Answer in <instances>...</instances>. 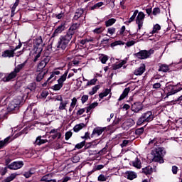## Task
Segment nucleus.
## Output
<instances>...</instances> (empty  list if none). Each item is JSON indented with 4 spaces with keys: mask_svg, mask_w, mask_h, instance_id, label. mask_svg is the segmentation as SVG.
Instances as JSON below:
<instances>
[{
    "mask_svg": "<svg viewBox=\"0 0 182 182\" xmlns=\"http://www.w3.org/2000/svg\"><path fill=\"white\" fill-rule=\"evenodd\" d=\"M76 103H77V99H76V97H73L70 104L71 107H75V106H76Z\"/></svg>",
    "mask_w": 182,
    "mask_h": 182,
    "instance_id": "e2e57ef3",
    "label": "nucleus"
},
{
    "mask_svg": "<svg viewBox=\"0 0 182 182\" xmlns=\"http://www.w3.org/2000/svg\"><path fill=\"white\" fill-rule=\"evenodd\" d=\"M136 122L133 120V119H128L125 121L121 126L124 130H129L130 127H133Z\"/></svg>",
    "mask_w": 182,
    "mask_h": 182,
    "instance_id": "ddd939ff",
    "label": "nucleus"
},
{
    "mask_svg": "<svg viewBox=\"0 0 182 182\" xmlns=\"http://www.w3.org/2000/svg\"><path fill=\"white\" fill-rule=\"evenodd\" d=\"M116 23V19L115 18H109L107 21H105V26L106 28H109V26H112Z\"/></svg>",
    "mask_w": 182,
    "mask_h": 182,
    "instance_id": "c756f323",
    "label": "nucleus"
},
{
    "mask_svg": "<svg viewBox=\"0 0 182 182\" xmlns=\"http://www.w3.org/2000/svg\"><path fill=\"white\" fill-rule=\"evenodd\" d=\"M80 27V23H73L68 30L66 34L60 36L57 43L56 52H58L60 55H65V53H66V48H68V45H69V42L72 41V38H73L75 33H76V30L79 29Z\"/></svg>",
    "mask_w": 182,
    "mask_h": 182,
    "instance_id": "f257e3e1",
    "label": "nucleus"
},
{
    "mask_svg": "<svg viewBox=\"0 0 182 182\" xmlns=\"http://www.w3.org/2000/svg\"><path fill=\"white\" fill-rule=\"evenodd\" d=\"M146 128V126H144L141 128H138L135 130V134L136 136H141L143 133H144V129Z\"/></svg>",
    "mask_w": 182,
    "mask_h": 182,
    "instance_id": "473e14b6",
    "label": "nucleus"
},
{
    "mask_svg": "<svg viewBox=\"0 0 182 182\" xmlns=\"http://www.w3.org/2000/svg\"><path fill=\"white\" fill-rule=\"evenodd\" d=\"M48 95H49L48 91L43 90L41 93V97H43V99H46V97H48Z\"/></svg>",
    "mask_w": 182,
    "mask_h": 182,
    "instance_id": "6e6d98bb",
    "label": "nucleus"
},
{
    "mask_svg": "<svg viewBox=\"0 0 182 182\" xmlns=\"http://www.w3.org/2000/svg\"><path fill=\"white\" fill-rule=\"evenodd\" d=\"M100 141H102V140H100V141H99V139H95V140L91 141V142H90V143H91V147H92V149H95V147H96V146H97V144H100Z\"/></svg>",
    "mask_w": 182,
    "mask_h": 182,
    "instance_id": "09e8293b",
    "label": "nucleus"
},
{
    "mask_svg": "<svg viewBox=\"0 0 182 182\" xmlns=\"http://www.w3.org/2000/svg\"><path fill=\"white\" fill-rule=\"evenodd\" d=\"M105 31V28H103V27H99V28H96L95 29H94L92 31V32L94 33H97V35L102 33L103 31Z\"/></svg>",
    "mask_w": 182,
    "mask_h": 182,
    "instance_id": "37998d69",
    "label": "nucleus"
},
{
    "mask_svg": "<svg viewBox=\"0 0 182 182\" xmlns=\"http://www.w3.org/2000/svg\"><path fill=\"white\" fill-rule=\"evenodd\" d=\"M144 18H146V15L143 13V11H140L138 13V16L136 18V22H144Z\"/></svg>",
    "mask_w": 182,
    "mask_h": 182,
    "instance_id": "a878e982",
    "label": "nucleus"
},
{
    "mask_svg": "<svg viewBox=\"0 0 182 182\" xmlns=\"http://www.w3.org/2000/svg\"><path fill=\"white\" fill-rule=\"evenodd\" d=\"M143 109V104L140 102H134L132 105L131 110L134 113H139Z\"/></svg>",
    "mask_w": 182,
    "mask_h": 182,
    "instance_id": "4468645a",
    "label": "nucleus"
},
{
    "mask_svg": "<svg viewBox=\"0 0 182 182\" xmlns=\"http://www.w3.org/2000/svg\"><path fill=\"white\" fill-rule=\"evenodd\" d=\"M66 81V77L65 75H61L60 77L58 80V82L63 85V82Z\"/></svg>",
    "mask_w": 182,
    "mask_h": 182,
    "instance_id": "bf43d9fd",
    "label": "nucleus"
},
{
    "mask_svg": "<svg viewBox=\"0 0 182 182\" xmlns=\"http://www.w3.org/2000/svg\"><path fill=\"white\" fill-rule=\"evenodd\" d=\"M27 88L31 90V92H35L36 90V82H31L28 85Z\"/></svg>",
    "mask_w": 182,
    "mask_h": 182,
    "instance_id": "58836bf2",
    "label": "nucleus"
},
{
    "mask_svg": "<svg viewBox=\"0 0 182 182\" xmlns=\"http://www.w3.org/2000/svg\"><path fill=\"white\" fill-rule=\"evenodd\" d=\"M135 43H136V41H127L126 43V46H127L128 48H130V46H133V45H134Z\"/></svg>",
    "mask_w": 182,
    "mask_h": 182,
    "instance_id": "69168bd1",
    "label": "nucleus"
},
{
    "mask_svg": "<svg viewBox=\"0 0 182 182\" xmlns=\"http://www.w3.org/2000/svg\"><path fill=\"white\" fill-rule=\"evenodd\" d=\"M178 171V167H177V166H172L173 174H177Z\"/></svg>",
    "mask_w": 182,
    "mask_h": 182,
    "instance_id": "338daca9",
    "label": "nucleus"
},
{
    "mask_svg": "<svg viewBox=\"0 0 182 182\" xmlns=\"http://www.w3.org/2000/svg\"><path fill=\"white\" fill-rule=\"evenodd\" d=\"M105 130H106V127H97L94 128L92 133L91 134V138L93 139V137H99Z\"/></svg>",
    "mask_w": 182,
    "mask_h": 182,
    "instance_id": "9b49d317",
    "label": "nucleus"
},
{
    "mask_svg": "<svg viewBox=\"0 0 182 182\" xmlns=\"http://www.w3.org/2000/svg\"><path fill=\"white\" fill-rule=\"evenodd\" d=\"M50 134L53 135L48 136V139H50L49 142L53 141V140H55V139H58L59 140V139L62 137V133L58 132V129H51L50 132Z\"/></svg>",
    "mask_w": 182,
    "mask_h": 182,
    "instance_id": "1a4fd4ad",
    "label": "nucleus"
},
{
    "mask_svg": "<svg viewBox=\"0 0 182 182\" xmlns=\"http://www.w3.org/2000/svg\"><path fill=\"white\" fill-rule=\"evenodd\" d=\"M154 120V114L151 111L144 112L136 122L137 126H142L144 123H150Z\"/></svg>",
    "mask_w": 182,
    "mask_h": 182,
    "instance_id": "39448f33",
    "label": "nucleus"
},
{
    "mask_svg": "<svg viewBox=\"0 0 182 182\" xmlns=\"http://www.w3.org/2000/svg\"><path fill=\"white\" fill-rule=\"evenodd\" d=\"M136 23L138 25L137 32H139L140 29L143 28V21H136Z\"/></svg>",
    "mask_w": 182,
    "mask_h": 182,
    "instance_id": "680f3d73",
    "label": "nucleus"
},
{
    "mask_svg": "<svg viewBox=\"0 0 182 182\" xmlns=\"http://www.w3.org/2000/svg\"><path fill=\"white\" fill-rule=\"evenodd\" d=\"M55 17L56 18V19H62V18L65 17V12L61 11L58 14H55Z\"/></svg>",
    "mask_w": 182,
    "mask_h": 182,
    "instance_id": "5fc2aeb1",
    "label": "nucleus"
},
{
    "mask_svg": "<svg viewBox=\"0 0 182 182\" xmlns=\"http://www.w3.org/2000/svg\"><path fill=\"white\" fill-rule=\"evenodd\" d=\"M143 10L146 11V13L147 14L148 16H151L152 12H153V7L151 6H147Z\"/></svg>",
    "mask_w": 182,
    "mask_h": 182,
    "instance_id": "c9c22d12",
    "label": "nucleus"
},
{
    "mask_svg": "<svg viewBox=\"0 0 182 182\" xmlns=\"http://www.w3.org/2000/svg\"><path fill=\"white\" fill-rule=\"evenodd\" d=\"M151 154L154 156L153 161L155 163H164V155L166 154V150L163 147L154 148L151 151Z\"/></svg>",
    "mask_w": 182,
    "mask_h": 182,
    "instance_id": "20e7f679",
    "label": "nucleus"
},
{
    "mask_svg": "<svg viewBox=\"0 0 182 182\" xmlns=\"http://www.w3.org/2000/svg\"><path fill=\"white\" fill-rule=\"evenodd\" d=\"M126 31V26H123L120 30L117 33V36H123V33H124Z\"/></svg>",
    "mask_w": 182,
    "mask_h": 182,
    "instance_id": "a18cd8bd",
    "label": "nucleus"
},
{
    "mask_svg": "<svg viewBox=\"0 0 182 182\" xmlns=\"http://www.w3.org/2000/svg\"><path fill=\"white\" fill-rule=\"evenodd\" d=\"M66 21H63L60 26L55 29L54 33L52 35V38H55V36H58L59 33H62L63 31H65L66 28Z\"/></svg>",
    "mask_w": 182,
    "mask_h": 182,
    "instance_id": "f8f14e48",
    "label": "nucleus"
},
{
    "mask_svg": "<svg viewBox=\"0 0 182 182\" xmlns=\"http://www.w3.org/2000/svg\"><path fill=\"white\" fill-rule=\"evenodd\" d=\"M144 72H146V65L141 63L140 66L134 71V75L136 76H141Z\"/></svg>",
    "mask_w": 182,
    "mask_h": 182,
    "instance_id": "2eb2a0df",
    "label": "nucleus"
},
{
    "mask_svg": "<svg viewBox=\"0 0 182 182\" xmlns=\"http://www.w3.org/2000/svg\"><path fill=\"white\" fill-rule=\"evenodd\" d=\"M68 103V100H65V102L62 101L61 102H60L59 109L65 110Z\"/></svg>",
    "mask_w": 182,
    "mask_h": 182,
    "instance_id": "4c0bfd02",
    "label": "nucleus"
},
{
    "mask_svg": "<svg viewBox=\"0 0 182 182\" xmlns=\"http://www.w3.org/2000/svg\"><path fill=\"white\" fill-rule=\"evenodd\" d=\"M63 87V84L60 82H58V84H55L53 86L52 89L55 91L60 90L61 88Z\"/></svg>",
    "mask_w": 182,
    "mask_h": 182,
    "instance_id": "ea45409f",
    "label": "nucleus"
},
{
    "mask_svg": "<svg viewBox=\"0 0 182 182\" xmlns=\"http://www.w3.org/2000/svg\"><path fill=\"white\" fill-rule=\"evenodd\" d=\"M158 141H159V139L154 138L153 139H150L149 144H154V146H157Z\"/></svg>",
    "mask_w": 182,
    "mask_h": 182,
    "instance_id": "864d4df0",
    "label": "nucleus"
},
{
    "mask_svg": "<svg viewBox=\"0 0 182 182\" xmlns=\"http://www.w3.org/2000/svg\"><path fill=\"white\" fill-rule=\"evenodd\" d=\"M42 43H43V40H42V36H40L33 40V46H42Z\"/></svg>",
    "mask_w": 182,
    "mask_h": 182,
    "instance_id": "5701e85b",
    "label": "nucleus"
},
{
    "mask_svg": "<svg viewBox=\"0 0 182 182\" xmlns=\"http://www.w3.org/2000/svg\"><path fill=\"white\" fill-rule=\"evenodd\" d=\"M100 89V85H95V87H92V91L89 92V95L90 96H93V95H95L97 92V90H99Z\"/></svg>",
    "mask_w": 182,
    "mask_h": 182,
    "instance_id": "72a5a7b5",
    "label": "nucleus"
},
{
    "mask_svg": "<svg viewBox=\"0 0 182 182\" xmlns=\"http://www.w3.org/2000/svg\"><path fill=\"white\" fill-rule=\"evenodd\" d=\"M124 174L128 180H134V178H137V174H136V172L128 171L125 172Z\"/></svg>",
    "mask_w": 182,
    "mask_h": 182,
    "instance_id": "a211bd4d",
    "label": "nucleus"
},
{
    "mask_svg": "<svg viewBox=\"0 0 182 182\" xmlns=\"http://www.w3.org/2000/svg\"><path fill=\"white\" fill-rule=\"evenodd\" d=\"M96 82H97V78L92 79L91 80L87 82L86 86H93L96 85Z\"/></svg>",
    "mask_w": 182,
    "mask_h": 182,
    "instance_id": "49530a36",
    "label": "nucleus"
},
{
    "mask_svg": "<svg viewBox=\"0 0 182 182\" xmlns=\"http://www.w3.org/2000/svg\"><path fill=\"white\" fill-rule=\"evenodd\" d=\"M105 168V165H96L93 167L92 170L90 173V174H92V173H95V171L102 170V168Z\"/></svg>",
    "mask_w": 182,
    "mask_h": 182,
    "instance_id": "e433bc0d",
    "label": "nucleus"
},
{
    "mask_svg": "<svg viewBox=\"0 0 182 182\" xmlns=\"http://www.w3.org/2000/svg\"><path fill=\"white\" fill-rule=\"evenodd\" d=\"M16 176H18V174H16V173H11L9 176H8L6 178L3 180L2 182L14 181V180H15V178H16Z\"/></svg>",
    "mask_w": 182,
    "mask_h": 182,
    "instance_id": "c85d7f7f",
    "label": "nucleus"
},
{
    "mask_svg": "<svg viewBox=\"0 0 182 182\" xmlns=\"http://www.w3.org/2000/svg\"><path fill=\"white\" fill-rule=\"evenodd\" d=\"M73 134V132H71V131H68L65 133V140H69V139H70V137H72V135Z\"/></svg>",
    "mask_w": 182,
    "mask_h": 182,
    "instance_id": "052dcab7",
    "label": "nucleus"
},
{
    "mask_svg": "<svg viewBox=\"0 0 182 182\" xmlns=\"http://www.w3.org/2000/svg\"><path fill=\"white\" fill-rule=\"evenodd\" d=\"M122 122V119L117 118L112 122V126H117V124H119Z\"/></svg>",
    "mask_w": 182,
    "mask_h": 182,
    "instance_id": "774afa93",
    "label": "nucleus"
},
{
    "mask_svg": "<svg viewBox=\"0 0 182 182\" xmlns=\"http://www.w3.org/2000/svg\"><path fill=\"white\" fill-rule=\"evenodd\" d=\"M160 29H161L160 24H155L153 27V30L149 33V35H154V33H157Z\"/></svg>",
    "mask_w": 182,
    "mask_h": 182,
    "instance_id": "bb28decb",
    "label": "nucleus"
},
{
    "mask_svg": "<svg viewBox=\"0 0 182 182\" xmlns=\"http://www.w3.org/2000/svg\"><path fill=\"white\" fill-rule=\"evenodd\" d=\"M104 3L103 2H98L95 4L94 6L90 7V11H95V9H97L100 8V6H103Z\"/></svg>",
    "mask_w": 182,
    "mask_h": 182,
    "instance_id": "f704fd0d",
    "label": "nucleus"
},
{
    "mask_svg": "<svg viewBox=\"0 0 182 182\" xmlns=\"http://www.w3.org/2000/svg\"><path fill=\"white\" fill-rule=\"evenodd\" d=\"M108 60H109V57L105 55H104L100 59L101 63H102L103 65H105V63H106Z\"/></svg>",
    "mask_w": 182,
    "mask_h": 182,
    "instance_id": "3c124183",
    "label": "nucleus"
},
{
    "mask_svg": "<svg viewBox=\"0 0 182 182\" xmlns=\"http://www.w3.org/2000/svg\"><path fill=\"white\" fill-rule=\"evenodd\" d=\"M97 180L99 181H106L107 180V178H106V176H105V175L103 174H100Z\"/></svg>",
    "mask_w": 182,
    "mask_h": 182,
    "instance_id": "4d7b16f0",
    "label": "nucleus"
},
{
    "mask_svg": "<svg viewBox=\"0 0 182 182\" xmlns=\"http://www.w3.org/2000/svg\"><path fill=\"white\" fill-rule=\"evenodd\" d=\"M122 68V65L119 64H113L112 65V70H117V69H120Z\"/></svg>",
    "mask_w": 182,
    "mask_h": 182,
    "instance_id": "0e129e2a",
    "label": "nucleus"
},
{
    "mask_svg": "<svg viewBox=\"0 0 182 182\" xmlns=\"http://www.w3.org/2000/svg\"><path fill=\"white\" fill-rule=\"evenodd\" d=\"M153 53H154V50H141L139 52L134 53V56L138 59L144 60L150 58V55H153Z\"/></svg>",
    "mask_w": 182,
    "mask_h": 182,
    "instance_id": "423d86ee",
    "label": "nucleus"
},
{
    "mask_svg": "<svg viewBox=\"0 0 182 182\" xmlns=\"http://www.w3.org/2000/svg\"><path fill=\"white\" fill-rule=\"evenodd\" d=\"M45 68H46V65L45 64V63H43V61H41L37 67V72H43V70H48V69H46Z\"/></svg>",
    "mask_w": 182,
    "mask_h": 182,
    "instance_id": "393cba45",
    "label": "nucleus"
},
{
    "mask_svg": "<svg viewBox=\"0 0 182 182\" xmlns=\"http://www.w3.org/2000/svg\"><path fill=\"white\" fill-rule=\"evenodd\" d=\"M159 68L158 69L159 72H164V73H167V72H169L170 67L166 64H159Z\"/></svg>",
    "mask_w": 182,
    "mask_h": 182,
    "instance_id": "f3484780",
    "label": "nucleus"
},
{
    "mask_svg": "<svg viewBox=\"0 0 182 182\" xmlns=\"http://www.w3.org/2000/svg\"><path fill=\"white\" fill-rule=\"evenodd\" d=\"M33 50L34 53H42V50H43V46H33Z\"/></svg>",
    "mask_w": 182,
    "mask_h": 182,
    "instance_id": "7c9ffc66",
    "label": "nucleus"
},
{
    "mask_svg": "<svg viewBox=\"0 0 182 182\" xmlns=\"http://www.w3.org/2000/svg\"><path fill=\"white\" fill-rule=\"evenodd\" d=\"M165 92H166V96L165 99H167L168 96H173V95H176V93H178V90L177 88V85H168L165 88Z\"/></svg>",
    "mask_w": 182,
    "mask_h": 182,
    "instance_id": "6e6552de",
    "label": "nucleus"
},
{
    "mask_svg": "<svg viewBox=\"0 0 182 182\" xmlns=\"http://www.w3.org/2000/svg\"><path fill=\"white\" fill-rule=\"evenodd\" d=\"M9 140H11V136H7L4 140L0 141V150H2L4 147L9 144Z\"/></svg>",
    "mask_w": 182,
    "mask_h": 182,
    "instance_id": "412c9836",
    "label": "nucleus"
},
{
    "mask_svg": "<svg viewBox=\"0 0 182 182\" xmlns=\"http://www.w3.org/2000/svg\"><path fill=\"white\" fill-rule=\"evenodd\" d=\"M85 144H86V140H84L82 142L77 144L75 146V149H77V150H80V149H82L83 147H85Z\"/></svg>",
    "mask_w": 182,
    "mask_h": 182,
    "instance_id": "79ce46f5",
    "label": "nucleus"
},
{
    "mask_svg": "<svg viewBox=\"0 0 182 182\" xmlns=\"http://www.w3.org/2000/svg\"><path fill=\"white\" fill-rule=\"evenodd\" d=\"M22 167H23V161H14L8 166L9 170H19Z\"/></svg>",
    "mask_w": 182,
    "mask_h": 182,
    "instance_id": "9d476101",
    "label": "nucleus"
},
{
    "mask_svg": "<svg viewBox=\"0 0 182 182\" xmlns=\"http://www.w3.org/2000/svg\"><path fill=\"white\" fill-rule=\"evenodd\" d=\"M28 63V60H26L23 63L18 64L7 76H5L2 78L3 82H11V80H14L18 76V73L21 72L26 64Z\"/></svg>",
    "mask_w": 182,
    "mask_h": 182,
    "instance_id": "7ed1b4c3",
    "label": "nucleus"
},
{
    "mask_svg": "<svg viewBox=\"0 0 182 182\" xmlns=\"http://www.w3.org/2000/svg\"><path fill=\"white\" fill-rule=\"evenodd\" d=\"M109 39L108 38H104L102 39V41H101V43H100V46H102L104 48H106V46H107V45H109Z\"/></svg>",
    "mask_w": 182,
    "mask_h": 182,
    "instance_id": "de8ad7c7",
    "label": "nucleus"
},
{
    "mask_svg": "<svg viewBox=\"0 0 182 182\" xmlns=\"http://www.w3.org/2000/svg\"><path fill=\"white\" fill-rule=\"evenodd\" d=\"M110 92H112V89L106 88L105 92L99 94L100 99H103V97H106V96H107L110 93Z\"/></svg>",
    "mask_w": 182,
    "mask_h": 182,
    "instance_id": "cd10ccee",
    "label": "nucleus"
},
{
    "mask_svg": "<svg viewBox=\"0 0 182 182\" xmlns=\"http://www.w3.org/2000/svg\"><path fill=\"white\" fill-rule=\"evenodd\" d=\"M132 166L136 167V168H141V161L139 158H136V161L132 162Z\"/></svg>",
    "mask_w": 182,
    "mask_h": 182,
    "instance_id": "2f4dec72",
    "label": "nucleus"
},
{
    "mask_svg": "<svg viewBox=\"0 0 182 182\" xmlns=\"http://www.w3.org/2000/svg\"><path fill=\"white\" fill-rule=\"evenodd\" d=\"M23 103H25L23 96H17L9 104L7 110L12 113H18V112H19V107H21Z\"/></svg>",
    "mask_w": 182,
    "mask_h": 182,
    "instance_id": "f03ea898",
    "label": "nucleus"
},
{
    "mask_svg": "<svg viewBox=\"0 0 182 182\" xmlns=\"http://www.w3.org/2000/svg\"><path fill=\"white\" fill-rule=\"evenodd\" d=\"M22 48V43L19 42L18 45L14 48V47H11V50H4L1 56L2 58H14L15 56V51L18 50V49H21Z\"/></svg>",
    "mask_w": 182,
    "mask_h": 182,
    "instance_id": "0eeeda50",
    "label": "nucleus"
},
{
    "mask_svg": "<svg viewBox=\"0 0 182 182\" xmlns=\"http://www.w3.org/2000/svg\"><path fill=\"white\" fill-rule=\"evenodd\" d=\"M160 13H161L160 8L155 7L153 9L152 15H154V16H157V15H159V14Z\"/></svg>",
    "mask_w": 182,
    "mask_h": 182,
    "instance_id": "c03bdc74",
    "label": "nucleus"
},
{
    "mask_svg": "<svg viewBox=\"0 0 182 182\" xmlns=\"http://www.w3.org/2000/svg\"><path fill=\"white\" fill-rule=\"evenodd\" d=\"M85 13V10L83 9H77L75 13V14L78 17V18H82V16Z\"/></svg>",
    "mask_w": 182,
    "mask_h": 182,
    "instance_id": "a19ab883",
    "label": "nucleus"
},
{
    "mask_svg": "<svg viewBox=\"0 0 182 182\" xmlns=\"http://www.w3.org/2000/svg\"><path fill=\"white\" fill-rule=\"evenodd\" d=\"M107 33H109L111 36L114 35V33H116V28L114 27H110L107 28Z\"/></svg>",
    "mask_w": 182,
    "mask_h": 182,
    "instance_id": "8fccbe9b",
    "label": "nucleus"
},
{
    "mask_svg": "<svg viewBox=\"0 0 182 182\" xmlns=\"http://www.w3.org/2000/svg\"><path fill=\"white\" fill-rule=\"evenodd\" d=\"M48 72H49V70H46L44 72L41 71L40 73H38L36 78V82H41L43 77H45V75H46Z\"/></svg>",
    "mask_w": 182,
    "mask_h": 182,
    "instance_id": "4be33fe9",
    "label": "nucleus"
},
{
    "mask_svg": "<svg viewBox=\"0 0 182 182\" xmlns=\"http://www.w3.org/2000/svg\"><path fill=\"white\" fill-rule=\"evenodd\" d=\"M87 100H89V95H82L81 97V102L82 105H85Z\"/></svg>",
    "mask_w": 182,
    "mask_h": 182,
    "instance_id": "603ef678",
    "label": "nucleus"
},
{
    "mask_svg": "<svg viewBox=\"0 0 182 182\" xmlns=\"http://www.w3.org/2000/svg\"><path fill=\"white\" fill-rule=\"evenodd\" d=\"M86 112V108H81L77 112V116H82Z\"/></svg>",
    "mask_w": 182,
    "mask_h": 182,
    "instance_id": "13d9d810",
    "label": "nucleus"
},
{
    "mask_svg": "<svg viewBox=\"0 0 182 182\" xmlns=\"http://www.w3.org/2000/svg\"><path fill=\"white\" fill-rule=\"evenodd\" d=\"M83 127H86V124H85V123H80V124H76L73 127V131L75 133H78V132H80V130H82V129H83Z\"/></svg>",
    "mask_w": 182,
    "mask_h": 182,
    "instance_id": "b1692460",
    "label": "nucleus"
},
{
    "mask_svg": "<svg viewBox=\"0 0 182 182\" xmlns=\"http://www.w3.org/2000/svg\"><path fill=\"white\" fill-rule=\"evenodd\" d=\"M130 92V87H127L124 90L122 95H120L119 98L118 99L119 102L123 100L124 99H126V97L129 95V92Z\"/></svg>",
    "mask_w": 182,
    "mask_h": 182,
    "instance_id": "aec40b11",
    "label": "nucleus"
},
{
    "mask_svg": "<svg viewBox=\"0 0 182 182\" xmlns=\"http://www.w3.org/2000/svg\"><path fill=\"white\" fill-rule=\"evenodd\" d=\"M42 137H45V136H38L36 137L34 144L37 146H41V144H45V143H48L49 140L48 139H43Z\"/></svg>",
    "mask_w": 182,
    "mask_h": 182,
    "instance_id": "dca6fc26",
    "label": "nucleus"
},
{
    "mask_svg": "<svg viewBox=\"0 0 182 182\" xmlns=\"http://www.w3.org/2000/svg\"><path fill=\"white\" fill-rule=\"evenodd\" d=\"M142 173L145 174V176H150L153 173V167L148 166L145 168H142Z\"/></svg>",
    "mask_w": 182,
    "mask_h": 182,
    "instance_id": "6ab92c4d",
    "label": "nucleus"
}]
</instances>
